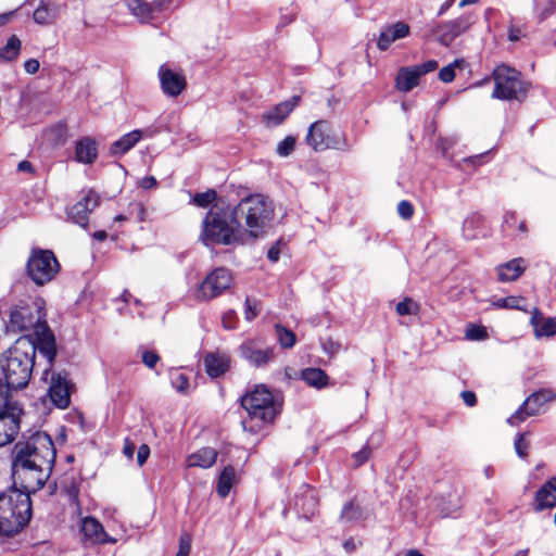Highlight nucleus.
<instances>
[{
    "instance_id": "1",
    "label": "nucleus",
    "mask_w": 556,
    "mask_h": 556,
    "mask_svg": "<svg viewBox=\"0 0 556 556\" xmlns=\"http://www.w3.org/2000/svg\"><path fill=\"white\" fill-rule=\"evenodd\" d=\"M13 479L26 492H36L47 482L55 458L51 438L45 432H36L26 442L14 447Z\"/></svg>"
},
{
    "instance_id": "2",
    "label": "nucleus",
    "mask_w": 556,
    "mask_h": 556,
    "mask_svg": "<svg viewBox=\"0 0 556 556\" xmlns=\"http://www.w3.org/2000/svg\"><path fill=\"white\" fill-rule=\"evenodd\" d=\"M201 238L205 245L210 243L230 245L245 243L247 232L235 214V207L230 211L213 207L203 220Z\"/></svg>"
},
{
    "instance_id": "3",
    "label": "nucleus",
    "mask_w": 556,
    "mask_h": 556,
    "mask_svg": "<svg viewBox=\"0 0 556 556\" xmlns=\"http://www.w3.org/2000/svg\"><path fill=\"white\" fill-rule=\"evenodd\" d=\"M235 214L247 232V241L261 237L274 220V206L270 200L261 194L243 198L236 206Z\"/></svg>"
},
{
    "instance_id": "4",
    "label": "nucleus",
    "mask_w": 556,
    "mask_h": 556,
    "mask_svg": "<svg viewBox=\"0 0 556 556\" xmlns=\"http://www.w3.org/2000/svg\"><path fill=\"white\" fill-rule=\"evenodd\" d=\"M29 493L13 488L0 494V534L12 536L28 523L31 517Z\"/></svg>"
},
{
    "instance_id": "5",
    "label": "nucleus",
    "mask_w": 556,
    "mask_h": 556,
    "mask_svg": "<svg viewBox=\"0 0 556 556\" xmlns=\"http://www.w3.org/2000/svg\"><path fill=\"white\" fill-rule=\"evenodd\" d=\"M241 404L249 415V420L255 421L256 427L271 422L280 410V404L263 384H258L248 392L242 397Z\"/></svg>"
},
{
    "instance_id": "6",
    "label": "nucleus",
    "mask_w": 556,
    "mask_h": 556,
    "mask_svg": "<svg viewBox=\"0 0 556 556\" xmlns=\"http://www.w3.org/2000/svg\"><path fill=\"white\" fill-rule=\"evenodd\" d=\"M33 366L34 353L28 354L18 349L9 351L5 365L3 366L5 382L1 380L2 384L7 388V397H9L11 389H21L27 386Z\"/></svg>"
},
{
    "instance_id": "7",
    "label": "nucleus",
    "mask_w": 556,
    "mask_h": 556,
    "mask_svg": "<svg viewBox=\"0 0 556 556\" xmlns=\"http://www.w3.org/2000/svg\"><path fill=\"white\" fill-rule=\"evenodd\" d=\"M492 77L495 88L492 98L501 100H522L528 91V84L520 79V73L506 65L494 68Z\"/></svg>"
},
{
    "instance_id": "8",
    "label": "nucleus",
    "mask_w": 556,
    "mask_h": 556,
    "mask_svg": "<svg viewBox=\"0 0 556 556\" xmlns=\"http://www.w3.org/2000/svg\"><path fill=\"white\" fill-rule=\"evenodd\" d=\"M305 140L316 152L328 149L343 150L346 148V141L341 132L324 119L317 121L309 126Z\"/></svg>"
},
{
    "instance_id": "9",
    "label": "nucleus",
    "mask_w": 556,
    "mask_h": 556,
    "mask_svg": "<svg viewBox=\"0 0 556 556\" xmlns=\"http://www.w3.org/2000/svg\"><path fill=\"white\" fill-rule=\"evenodd\" d=\"M22 408L7 397V388L0 381V447L11 443L20 430Z\"/></svg>"
},
{
    "instance_id": "10",
    "label": "nucleus",
    "mask_w": 556,
    "mask_h": 556,
    "mask_svg": "<svg viewBox=\"0 0 556 556\" xmlns=\"http://www.w3.org/2000/svg\"><path fill=\"white\" fill-rule=\"evenodd\" d=\"M60 265L54 254L48 250H34L27 262V274L38 286L53 279Z\"/></svg>"
},
{
    "instance_id": "11",
    "label": "nucleus",
    "mask_w": 556,
    "mask_h": 556,
    "mask_svg": "<svg viewBox=\"0 0 556 556\" xmlns=\"http://www.w3.org/2000/svg\"><path fill=\"white\" fill-rule=\"evenodd\" d=\"M232 285L231 273L226 268H216L210 273L195 290L194 298L199 301H210Z\"/></svg>"
},
{
    "instance_id": "12",
    "label": "nucleus",
    "mask_w": 556,
    "mask_h": 556,
    "mask_svg": "<svg viewBox=\"0 0 556 556\" xmlns=\"http://www.w3.org/2000/svg\"><path fill=\"white\" fill-rule=\"evenodd\" d=\"M473 23L475 17L472 14H464L454 20L438 24L432 31L437 35L439 43L448 47L458 36L468 31Z\"/></svg>"
},
{
    "instance_id": "13",
    "label": "nucleus",
    "mask_w": 556,
    "mask_h": 556,
    "mask_svg": "<svg viewBox=\"0 0 556 556\" xmlns=\"http://www.w3.org/2000/svg\"><path fill=\"white\" fill-rule=\"evenodd\" d=\"M556 399L553 390H540L527 397L523 405L508 419L510 425H518L528 416H535L544 412V405Z\"/></svg>"
},
{
    "instance_id": "14",
    "label": "nucleus",
    "mask_w": 556,
    "mask_h": 556,
    "mask_svg": "<svg viewBox=\"0 0 556 556\" xmlns=\"http://www.w3.org/2000/svg\"><path fill=\"white\" fill-rule=\"evenodd\" d=\"M42 314L38 307L29 305L16 306L10 314V326L14 331H27L45 326Z\"/></svg>"
},
{
    "instance_id": "15",
    "label": "nucleus",
    "mask_w": 556,
    "mask_h": 556,
    "mask_svg": "<svg viewBox=\"0 0 556 556\" xmlns=\"http://www.w3.org/2000/svg\"><path fill=\"white\" fill-rule=\"evenodd\" d=\"M81 543L85 547L102 544H114L116 539L109 535L101 522L94 517H84L80 520Z\"/></svg>"
},
{
    "instance_id": "16",
    "label": "nucleus",
    "mask_w": 556,
    "mask_h": 556,
    "mask_svg": "<svg viewBox=\"0 0 556 556\" xmlns=\"http://www.w3.org/2000/svg\"><path fill=\"white\" fill-rule=\"evenodd\" d=\"M73 384L64 371L52 372L48 394L52 403L59 408H67L71 403V391Z\"/></svg>"
},
{
    "instance_id": "17",
    "label": "nucleus",
    "mask_w": 556,
    "mask_h": 556,
    "mask_svg": "<svg viewBox=\"0 0 556 556\" xmlns=\"http://www.w3.org/2000/svg\"><path fill=\"white\" fill-rule=\"evenodd\" d=\"M240 356L251 366H266L275 356L274 348H262L256 341L249 340L239 346Z\"/></svg>"
},
{
    "instance_id": "18",
    "label": "nucleus",
    "mask_w": 556,
    "mask_h": 556,
    "mask_svg": "<svg viewBox=\"0 0 556 556\" xmlns=\"http://www.w3.org/2000/svg\"><path fill=\"white\" fill-rule=\"evenodd\" d=\"M162 91L176 98L181 94L187 87V79L182 72H176L167 65H161L157 72Z\"/></svg>"
},
{
    "instance_id": "19",
    "label": "nucleus",
    "mask_w": 556,
    "mask_h": 556,
    "mask_svg": "<svg viewBox=\"0 0 556 556\" xmlns=\"http://www.w3.org/2000/svg\"><path fill=\"white\" fill-rule=\"evenodd\" d=\"M100 203V197L93 190H88L86 194L75 203L68 211V217L75 224L86 227L88 224V215Z\"/></svg>"
},
{
    "instance_id": "20",
    "label": "nucleus",
    "mask_w": 556,
    "mask_h": 556,
    "mask_svg": "<svg viewBox=\"0 0 556 556\" xmlns=\"http://www.w3.org/2000/svg\"><path fill=\"white\" fill-rule=\"evenodd\" d=\"M410 33V27L404 22H396L391 25L384 26L378 37L377 47L380 51H386L396 40L407 37Z\"/></svg>"
},
{
    "instance_id": "21",
    "label": "nucleus",
    "mask_w": 556,
    "mask_h": 556,
    "mask_svg": "<svg viewBox=\"0 0 556 556\" xmlns=\"http://www.w3.org/2000/svg\"><path fill=\"white\" fill-rule=\"evenodd\" d=\"M556 506V477L549 478L534 495L533 509L542 511Z\"/></svg>"
},
{
    "instance_id": "22",
    "label": "nucleus",
    "mask_w": 556,
    "mask_h": 556,
    "mask_svg": "<svg viewBox=\"0 0 556 556\" xmlns=\"http://www.w3.org/2000/svg\"><path fill=\"white\" fill-rule=\"evenodd\" d=\"M298 103L299 97H292L290 100L277 104L275 108L263 114V122L267 127H275L281 124Z\"/></svg>"
},
{
    "instance_id": "23",
    "label": "nucleus",
    "mask_w": 556,
    "mask_h": 556,
    "mask_svg": "<svg viewBox=\"0 0 556 556\" xmlns=\"http://www.w3.org/2000/svg\"><path fill=\"white\" fill-rule=\"evenodd\" d=\"M530 324L535 338L553 337L556 333V317L544 318L538 308L532 311Z\"/></svg>"
},
{
    "instance_id": "24",
    "label": "nucleus",
    "mask_w": 556,
    "mask_h": 556,
    "mask_svg": "<svg viewBox=\"0 0 556 556\" xmlns=\"http://www.w3.org/2000/svg\"><path fill=\"white\" fill-rule=\"evenodd\" d=\"M526 269V261L521 257L514 258L503 265H500L497 267V276L498 280L503 282L514 281L519 276L522 275V273Z\"/></svg>"
},
{
    "instance_id": "25",
    "label": "nucleus",
    "mask_w": 556,
    "mask_h": 556,
    "mask_svg": "<svg viewBox=\"0 0 556 556\" xmlns=\"http://www.w3.org/2000/svg\"><path fill=\"white\" fill-rule=\"evenodd\" d=\"M420 77V72H418L416 66L402 67L396 75V88L400 91L408 92L419 85Z\"/></svg>"
},
{
    "instance_id": "26",
    "label": "nucleus",
    "mask_w": 556,
    "mask_h": 556,
    "mask_svg": "<svg viewBox=\"0 0 556 556\" xmlns=\"http://www.w3.org/2000/svg\"><path fill=\"white\" fill-rule=\"evenodd\" d=\"M76 161L84 164H91L98 156L96 140L85 137L76 142Z\"/></svg>"
},
{
    "instance_id": "27",
    "label": "nucleus",
    "mask_w": 556,
    "mask_h": 556,
    "mask_svg": "<svg viewBox=\"0 0 556 556\" xmlns=\"http://www.w3.org/2000/svg\"><path fill=\"white\" fill-rule=\"evenodd\" d=\"M142 138V131L132 130L111 144L110 152L112 155H123L131 150Z\"/></svg>"
},
{
    "instance_id": "28",
    "label": "nucleus",
    "mask_w": 556,
    "mask_h": 556,
    "mask_svg": "<svg viewBox=\"0 0 556 556\" xmlns=\"http://www.w3.org/2000/svg\"><path fill=\"white\" fill-rule=\"evenodd\" d=\"M217 459V452L212 447H203L187 458L188 467L210 468Z\"/></svg>"
},
{
    "instance_id": "29",
    "label": "nucleus",
    "mask_w": 556,
    "mask_h": 556,
    "mask_svg": "<svg viewBox=\"0 0 556 556\" xmlns=\"http://www.w3.org/2000/svg\"><path fill=\"white\" fill-rule=\"evenodd\" d=\"M229 362V356L226 354H208L204 358L206 372L213 378L219 377L228 369Z\"/></svg>"
},
{
    "instance_id": "30",
    "label": "nucleus",
    "mask_w": 556,
    "mask_h": 556,
    "mask_svg": "<svg viewBox=\"0 0 556 556\" xmlns=\"http://www.w3.org/2000/svg\"><path fill=\"white\" fill-rule=\"evenodd\" d=\"M300 377L312 388L321 389L328 384V376L320 368H305L300 371Z\"/></svg>"
},
{
    "instance_id": "31",
    "label": "nucleus",
    "mask_w": 556,
    "mask_h": 556,
    "mask_svg": "<svg viewBox=\"0 0 556 556\" xmlns=\"http://www.w3.org/2000/svg\"><path fill=\"white\" fill-rule=\"evenodd\" d=\"M130 12L141 22L152 18L154 7L148 0H125Z\"/></svg>"
},
{
    "instance_id": "32",
    "label": "nucleus",
    "mask_w": 556,
    "mask_h": 556,
    "mask_svg": "<svg viewBox=\"0 0 556 556\" xmlns=\"http://www.w3.org/2000/svg\"><path fill=\"white\" fill-rule=\"evenodd\" d=\"M236 472L232 466H226L220 472L216 491L220 497H226L235 482Z\"/></svg>"
},
{
    "instance_id": "33",
    "label": "nucleus",
    "mask_w": 556,
    "mask_h": 556,
    "mask_svg": "<svg viewBox=\"0 0 556 556\" xmlns=\"http://www.w3.org/2000/svg\"><path fill=\"white\" fill-rule=\"evenodd\" d=\"M58 15V9L53 4L42 3L34 12V21L38 24L46 25L54 21Z\"/></svg>"
},
{
    "instance_id": "34",
    "label": "nucleus",
    "mask_w": 556,
    "mask_h": 556,
    "mask_svg": "<svg viewBox=\"0 0 556 556\" xmlns=\"http://www.w3.org/2000/svg\"><path fill=\"white\" fill-rule=\"evenodd\" d=\"M533 10L539 22H543L556 10V0H533Z\"/></svg>"
},
{
    "instance_id": "35",
    "label": "nucleus",
    "mask_w": 556,
    "mask_h": 556,
    "mask_svg": "<svg viewBox=\"0 0 556 556\" xmlns=\"http://www.w3.org/2000/svg\"><path fill=\"white\" fill-rule=\"evenodd\" d=\"M21 51V40L15 36L8 39L7 45L0 50V59L4 61H14Z\"/></svg>"
},
{
    "instance_id": "36",
    "label": "nucleus",
    "mask_w": 556,
    "mask_h": 556,
    "mask_svg": "<svg viewBox=\"0 0 556 556\" xmlns=\"http://www.w3.org/2000/svg\"><path fill=\"white\" fill-rule=\"evenodd\" d=\"M317 501L314 491L306 486L303 496H296L295 505L305 514H314Z\"/></svg>"
},
{
    "instance_id": "37",
    "label": "nucleus",
    "mask_w": 556,
    "mask_h": 556,
    "mask_svg": "<svg viewBox=\"0 0 556 556\" xmlns=\"http://www.w3.org/2000/svg\"><path fill=\"white\" fill-rule=\"evenodd\" d=\"M275 332L279 344L285 349H290L295 344V334L281 325L275 326Z\"/></svg>"
},
{
    "instance_id": "38",
    "label": "nucleus",
    "mask_w": 556,
    "mask_h": 556,
    "mask_svg": "<svg viewBox=\"0 0 556 556\" xmlns=\"http://www.w3.org/2000/svg\"><path fill=\"white\" fill-rule=\"evenodd\" d=\"M493 305L500 308H514L526 311L525 299L520 296H506L497 299Z\"/></svg>"
},
{
    "instance_id": "39",
    "label": "nucleus",
    "mask_w": 556,
    "mask_h": 556,
    "mask_svg": "<svg viewBox=\"0 0 556 556\" xmlns=\"http://www.w3.org/2000/svg\"><path fill=\"white\" fill-rule=\"evenodd\" d=\"M39 352L48 359L49 365L52 364L55 356V344L52 336H47L42 339L39 346Z\"/></svg>"
},
{
    "instance_id": "40",
    "label": "nucleus",
    "mask_w": 556,
    "mask_h": 556,
    "mask_svg": "<svg viewBox=\"0 0 556 556\" xmlns=\"http://www.w3.org/2000/svg\"><path fill=\"white\" fill-rule=\"evenodd\" d=\"M217 193L215 190L210 189L202 193H197L192 197V203L200 207H207L216 200Z\"/></svg>"
},
{
    "instance_id": "41",
    "label": "nucleus",
    "mask_w": 556,
    "mask_h": 556,
    "mask_svg": "<svg viewBox=\"0 0 556 556\" xmlns=\"http://www.w3.org/2000/svg\"><path fill=\"white\" fill-rule=\"evenodd\" d=\"M296 139L293 136H287L283 140L278 142L276 152L279 156H289L295 148Z\"/></svg>"
},
{
    "instance_id": "42",
    "label": "nucleus",
    "mask_w": 556,
    "mask_h": 556,
    "mask_svg": "<svg viewBox=\"0 0 556 556\" xmlns=\"http://www.w3.org/2000/svg\"><path fill=\"white\" fill-rule=\"evenodd\" d=\"M362 516V509L358 505L350 502L343 506L341 511V519L345 521H353Z\"/></svg>"
},
{
    "instance_id": "43",
    "label": "nucleus",
    "mask_w": 556,
    "mask_h": 556,
    "mask_svg": "<svg viewBox=\"0 0 556 556\" xmlns=\"http://www.w3.org/2000/svg\"><path fill=\"white\" fill-rule=\"evenodd\" d=\"M418 304L415 303L412 299H404L400 303L396 304V312L399 315H414L418 312Z\"/></svg>"
},
{
    "instance_id": "44",
    "label": "nucleus",
    "mask_w": 556,
    "mask_h": 556,
    "mask_svg": "<svg viewBox=\"0 0 556 556\" xmlns=\"http://www.w3.org/2000/svg\"><path fill=\"white\" fill-rule=\"evenodd\" d=\"M462 64H463V61L456 60V61H454V63L444 66L439 72V78L443 83H451L454 79V77H455V67L456 66H460Z\"/></svg>"
},
{
    "instance_id": "45",
    "label": "nucleus",
    "mask_w": 556,
    "mask_h": 556,
    "mask_svg": "<svg viewBox=\"0 0 556 556\" xmlns=\"http://www.w3.org/2000/svg\"><path fill=\"white\" fill-rule=\"evenodd\" d=\"M260 313V303L256 300L248 298L245 300L244 317L248 321L253 320Z\"/></svg>"
},
{
    "instance_id": "46",
    "label": "nucleus",
    "mask_w": 556,
    "mask_h": 556,
    "mask_svg": "<svg viewBox=\"0 0 556 556\" xmlns=\"http://www.w3.org/2000/svg\"><path fill=\"white\" fill-rule=\"evenodd\" d=\"M488 337L486 330L482 326L470 325L466 329V338L470 340H483Z\"/></svg>"
},
{
    "instance_id": "47",
    "label": "nucleus",
    "mask_w": 556,
    "mask_h": 556,
    "mask_svg": "<svg viewBox=\"0 0 556 556\" xmlns=\"http://www.w3.org/2000/svg\"><path fill=\"white\" fill-rule=\"evenodd\" d=\"M515 450L520 458L528 456L529 443L525 440L523 434H518L515 441Z\"/></svg>"
},
{
    "instance_id": "48",
    "label": "nucleus",
    "mask_w": 556,
    "mask_h": 556,
    "mask_svg": "<svg viewBox=\"0 0 556 556\" xmlns=\"http://www.w3.org/2000/svg\"><path fill=\"white\" fill-rule=\"evenodd\" d=\"M172 384L173 387L181 392V393H186L189 389V379L186 375L184 374H178L172 381Z\"/></svg>"
},
{
    "instance_id": "49",
    "label": "nucleus",
    "mask_w": 556,
    "mask_h": 556,
    "mask_svg": "<svg viewBox=\"0 0 556 556\" xmlns=\"http://www.w3.org/2000/svg\"><path fill=\"white\" fill-rule=\"evenodd\" d=\"M191 549V538L188 534L180 536L179 548L176 556H189Z\"/></svg>"
},
{
    "instance_id": "50",
    "label": "nucleus",
    "mask_w": 556,
    "mask_h": 556,
    "mask_svg": "<svg viewBox=\"0 0 556 556\" xmlns=\"http://www.w3.org/2000/svg\"><path fill=\"white\" fill-rule=\"evenodd\" d=\"M142 363L150 369L154 368L160 356L153 351H144L141 356Z\"/></svg>"
},
{
    "instance_id": "51",
    "label": "nucleus",
    "mask_w": 556,
    "mask_h": 556,
    "mask_svg": "<svg viewBox=\"0 0 556 556\" xmlns=\"http://www.w3.org/2000/svg\"><path fill=\"white\" fill-rule=\"evenodd\" d=\"M397 213L404 219H409L413 216L414 208L408 201H401L397 205Z\"/></svg>"
},
{
    "instance_id": "52",
    "label": "nucleus",
    "mask_w": 556,
    "mask_h": 556,
    "mask_svg": "<svg viewBox=\"0 0 556 556\" xmlns=\"http://www.w3.org/2000/svg\"><path fill=\"white\" fill-rule=\"evenodd\" d=\"M369 455H370V448L368 446H364L361 451H358L357 453H355L353 455L355 465L356 466L363 465L369 458Z\"/></svg>"
},
{
    "instance_id": "53",
    "label": "nucleus",
    "mask_w": 556,
    "mask_h": 556,
    "mask_svg": "<svg viewBox=\"0 0 556 556\" xmlns=\"http://www.w3.org/2000/svg\"><path fill=\"white\" fill-rule=\"evenodd\" d=\"M150 455V447L147 444H141L137 452V462L142 466Z\"/></svg>"
},
{
    "instance_id": "54",
    "label": "nucleus",
    "mask_w": 556,
    "mask_h": 556,
    "mask_svg": "<svg viewBox=\"0 0 556 556\" xmlns=\"http://www.w3.org/2000/svg\"><path fill=\"white\" fill-rule=\"evenodd\" d=\"M438 67V62L433 60H429L420 65H416V68L418 72H420V75H425L429 72L434 71Z\"/></svg>"
},
{
    "instance_id": "55",
    "label": "nucleus",
    "mask_w": 556,
    "mask_h": 556,
    "mask_svg": "<svg viewBox=\"0 0 556 556\" xmlns=\"http://www.w3.org/2000/svg\"><path fill=\"white\" fill-rule=\"evenodd\" d=\"M40 63L36 59H29L24 62V70L26 73L34 75L39 71Z\"/></svg>"
},
{
    "instance_id": "56",
    "label": "nucleus",
    "mask_w": 556,
    "mask_h": 556,
    "mask_svg": "<svg viewBox=\"0 0 556 556\" xmlns=\"http://www.w3.org/2000/svg\"><path fill=\"white\" fill-rule=\"evenodd\" d=\"M460 396L464 403L469 407L475 406L477 403L476 394L472 391H463Z\"/></svg>"
},
{
    "instance_id": "57",
    "label": "nucleus",
    "mask_w": 556,
    "mask_h": 556,
    "mask_svg": "<svg viewBox=\"0 0 556 556\" xmlns=\"http://www.w3.org/2000/svg\"><path fill=\"white\" fill-rule=\"evenodd\" d=\"M156 184L157 181L154 176L144 177L139 181V186L146 190L154 188Z\"/></svg>"
},
{
    "instance_id": "58",
    "label": "nucleus",
    "mask_w": 556,
    "mask_h": 556,
    "mask_svg": "<svg viewBox=\"0 0 556 556\" xmlns=\"http://www.w3.org/2000/svg\"><path fill=\"white\" fill-rule=\"evenodd\" d=\"M123 452L127 458H129V459L132 458L134 453H135V444L129 439L125 440V445H124Z\"/></svg>"
},
{
    "instance_id": "59",
    "label": "nucleus",
    "mask_w": 556,
    "mask_h": 556,
    "mask_svg": "<svg viewBox=\"0 0 556 556\" xmlns=\"http://www.w3.org/2000/svg\"><path fill=\"white\" fill-rule=\"evenodd\" d=\"M521 37V30L516 26H510L508 29V39L510 41H517Z\"/></svg>"
},
{
    "instance_id": "60",
    "label": "nucleus",
    "mask_w": 556,
    "mask_h": 556,
    "mask_svg": "<svg viewBox=\"0 0 556 556\" xmlns=\"http://www.w3.org/2000/svg\"><path fill=\"white\" fill-rule=\"evenodd\" d=\"M279 255L280 249L278 248V245H273L267 252V257L271 262H277L279 260Z\"/></svg>"
},
{
    "instance_id": "61",
    "label": "nucleus",
    "mask_w": 556,
    "mask_h": 556,
    "mask_svg": "<svg viewBox=\"0 0 556 556\" xmlns=\"http://www.w3.org/2000/svg\"><path fill=\"white\" fill-rule=\"evenodd\" d=\"M516 216L514 213H507L504 217V227L506 228H513L516 224Z\"/></svg>"
},
{
    "instance_id": "62",
    "label": "nucleus",
    "mask_w": 556,
    "mask_h": 556,
    "mask_svg": "<svg viewBox=\"0 0 556 556\" xmlns=\"http://www.w3.org/2000/svg\"><path fill=\"white\" fill-rule=\"evenodd\" d=\"M17 169L20 172H27V173H34V167L30 162L28 161H22L17 165Z\"/></svg>"
},
{
    "instance_id": "63",
    "label": "nucleus",
    "mask_w": 556,
    "mask_h": 556,
    "mask_svg": "<svg viewBox=\"0 0 556 556\" xmlns=\"http://www.w3.org/2000/svg\"><path fill=\"white\" fill-rule=\"evenodd\" d=\"M13 13L14 12H7L0 14V27L8 24L11 21Z\"/></svg>"
},
{
    "instance_id": "64",
    "label": "nucleus",
    "mask_w": 556,
    "mask_h": 556,
    "mask_svg": "<svg viewBox=\"0 0 556 556\" xmlns=\"http://www.w3.org/2000/svg\"><path fill=\"white\" fill-rule=\"evenodd\" d=\"M454 0H446L439 9L438 15H443L453 4Z\"/></svg>"
}]
</instances>
